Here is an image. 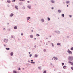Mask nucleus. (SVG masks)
I'll return each instance as SVG.
<instances>
[{"label":"nucleus","mask_w":73,"mask_h":73,"mask_svg":"<svg viewBox=\"0 0 73 73\" xmlns=\"http://www.w3.org/2000/svg\"><path fill=\"white\" fill-rule=\"evenodd\" d=\"M68 60L70 61H72L73 60V56H69L68 58Z\"/></svg>","instance_id":"f257e3e1"},{"label":"nucleus","mask_w":73,"mask_h":73,"mask_svg":"<svg viewBox=\"0 0 73 73\" xmlns=\"http://www.w3.org/2000/svg\"><path fill=\"white\" fill-rule=\"evenodd\" d=\"M54 32H55V33H57V34H60V31L58 30L55 31H54Z\"/></svg>","instance_id":"f03ea898"},{"label":"nucleus","mask_w":73,"mask_h":73,"mask_svg":"<svg viewBox=\"0 0 73 73\" xmlns=\"http://www.w3.org/2000/svg\"><path fill=\"white\" fill-rule=\"evenodd\" d=\"M67 53H69L70 54H72V52L69 50V49H68L67 51Z\"/></svg>","instance_id":"7ed1b4c3"},{"label":"nucleus","mask_w":73,"mask_h":73,"mask_svg":"<svg viewBox=\"0 0 73 73\" xmlns=\"http://www.w3.org/2000/svg\"><path fill=\"white\" fill-rule=\"evenodd\" d=\"M4 41L5 42H6V43L8 42V39H4Z\"/></svg>","instance_id":"20e7f679"},{"label":"nucleus","mask_w":73,"mask_h":73,"mask_svg":"<svg viewBox=\"0 0 73 73\" xmlns=\"http://www.w3.org/2000/svg\"><path fill=\"white\" fill-rule=\"evenodd\" d=\"M68 62L69 63V64H71L72 65H73V62H71L70 61H68Z\"/></svg>","instance_id":"39448f33"},{"label":"nucleus","mask_w":73,"mask_h":73,"mask_svg":"<svg viewBox=\"0 0 73 73\" xmlns=\"http://www.w3.org/2000/svg\"><path fill=\"white\" fill-rule=\"evenodd\" d=\"M51 3H53V4H54V3H55V1H54L53 0H51Z\"/></svg>","instance_id":"423d86ee"},{"label":"nucleus","mask_w":73,"mask_h":73,"mask_svg":"<svg viewBox=\"0 0 73 73\" xmlns=\"http://www.w3.org/2000/svg\"><path fill=\"white\" fill-rule=\"evenodd\" d=\"M18 6H15V8H16V9H17V10H18V9H19V8H18Z\"/></svg>","instance_id":"0eeeda50"},{"label":"nucleus","mask_w":73,"mask_h":73,"mask_svg":"<svg viewBox=\"0 0 73 73\" xmlns=\"http://www.w3.org/2000/svg\"><path fill=\"white\" fill-rule=\"evenodd\" d=\"M13 15H14V14L13 13H11L10 15V17H12V16H13Z\"/></svg>","instance_id":"6e6552de"},{"label":"nucleus","mask_w":73,"mask_h":73,"mask_svg":"<svg viewBox=\"0 0 73 73\" xmlns=\"http://www.w3.org/2000/svg\"><path fill=\"white\" fill-rule=\"evenodd\" d=\"M27 8H28L29 9H31V6L30 5H28L27 6Z\"/></svg>","instance_id":"1a4fd4ad"},{"label":"nucleus","mask_w":73,"mask_h":73,"mask_svg":"<svg viewBox=\"0 0 73 73\" xmlns=\"http://www.w3.org/2000/svg\"><path fill=\"white\" fill-rule=\"evenodd\" d=\"M66 66H64L63 67V69H66Z\"/></svg>","instance_id":"9d476101"},{"label":"nucleus","mask_w":73,"mask_h":73,"mask_svg":"<svg viewBox=\"0 0 73 73\" xmlns=\"http://www.w3.org/2000/svg\"><path fill=\"white\" fill-rule=\"evenodd\" d=\"M30 19H31V17H27V20H29Z\"/></svg>","instance_id":"9b49d317"},{"label":"nucleus","mask_w":73,"mask_h":73,"mask_svg":"<svg viewBox=\"0 0 73 73\" xmlns=\"http://www.w3.org/2000/svg\"><path fill=\"white\" fill-rule=\"evenodd\" d=\"M17 26H15L14 27V29H17Z\"/></svg>","instance_id":"f8f14e48"},{"label":"nucleus","mask_w":73,"mask_h":73,"mask_svg":"<svg viewBox=\"0 0 73 73\" xmlns=\"http://www.w3.org/2000/svg\"><path fill=\"white\" fill-rule=\"evenodd\" d=\"M38 56V55H37V54H35L34 56H35V57H37Z\"/></svg>","instance_id":"ddd939ff"},{"label":"nucleus","mask_w":73,"mask_h":73,"mask_svg":"<svg viewBox=\"0 0 73 73\" xmlns=\"http://www.w3.org/2000/svg\"><path fill=\"white\" fill-rule=\"evenodd\" d=\"M10 55L11 56H12L13 55V52H11L10 53Z\"/></svg>","instance_id":"4468645a"},{"label":"nucleus","mask_w":73,"mask_h":73,"mask_svg":"<svg viewBox=\"0 0 73 73\" xmlns=\"http://www.w3.org/2000/svg\"><path fill=\"white\" fill-rule=\"evenodd\" d=\"M58 11L59 13H61V10H58Z\"/></svg>","instance_id":"2eb2a0df"},{"label":"nucleus","mask_w":73,"mask_h":73,"mask_svg":"<svg viewBox=\"0 0 73 73\" xmlns=\"http://www.w3.org/2000/svg\"><path fill=\"white\" fill-rule=\"evenodd\" d=\"M7 2H8V3H11V1L10 0H7Z\"/></svg>","instance_id":"dca6fc26"},{"label":"nucleus","mask_w":73,"mask_h":73,"mask_svg":"<svg viewBox=\"0 0 73 73\" xmlns=\"http://www.w3.org/2000/svg\"><path fill=\"white\" fill-rule=\"evenodd\" d=\"M11 37L12 38H14V37L13 36V35H11Z\"/></svg>","instance_id":"f3484780"},{"label":"nucleus","mask_w":73,"mask_h":73,"mask_svg":"<svg viewBox=\"0 0 73 73\" xmlns=\"http://www.w3.org/2000/svg\"><path fill=\"white\" fill-rule=\"evenodd\" d=\"M57 45H60L61 46V43H58L57 44Z\"/></svg>","instance_id":"a211bd4d"},{"label":"nucleus","mask_w":73,"mask_h":73,"mask_svg":"<svg viewBox=\"0 0 73 73\" xmlns=\"http://www.w3.org/2000/svg\"><path fill=\"white\" fill-rule=\"evenodd\" d=\"M33 35H31L30 36V38H33Z\"/></svg>","instance_id":"6ab92c4d"},{"label":"nucleus","mask_w":73,"mask_h":73,"mask_svg":"<svg viewBox=\"0 0 73 73\" xmlns=\"http://www.w3.org/2000/svg\"><path fill=\"white\" fill-rule=\"evenodd\" d=\"M41 21L42 22H44V19H42Z\"/></svg>","instance_id":"aec40b11"},{"label":"nucleus","mask_w":73,"mask_h":73,"mask_svg":"<svg viewBox=\"0 0 73 73\" xmlns=\"http://www.w3.org/2000/svg\"><path fill=\"white\" fill-rule=\"evenodd\" d=\"M6 49L7 50H10V48H6Z\"/></svg>","instance_id":"412c9836"},{"label":"nucleus","mask_w":73,"mask_h":73,"mask_svg":"<svg viewBox=\"0 0 73 73\" xmlns=\"http://www.w3.org/2000/svg\"><path fill=\"white\" fill-rule=\"evenodd\" d=\"M47 20L48 21H49V20H50V18H49V17H48Z\"/></svg>","instance_id":"4be33fe9"},{"label":"nucleus","mask_w":73,"mask_h":73,"mask_svg":"<svg viewBox=\"0 0 73 73\" xmlns=\"http://www.w3.org/2000/svg\"><path fill=\"white\" fill-rule=\"evenodd\" d=\"M62 16V17H64V16H65V15H64V14H62V15H61Z\"/></svg>","instance_id":"5701e85b"},{"label":"nucleus","mask_w":73,"mask_h":73,"mask_svg":"<svg viewBox=\"0 0 73 73\" xmlns=\"http://www.w3.org/2000/svg\"><path fill=\"white\" fill-rule=\"evenodd\" d=\"M69 1L66 2V4H69Z\"/></svg>","instance_id":"b1692460"},{"label":"nucleus","mask_w":73,"mask_h":73,"mask_svg":"<svg viewBox=\"0 0 73 73\" xmlns=\"http://www.w3.org/2000/svg\"><path fill=\"white\" fill-rule=\"evenodd\" d=\"M36 36L37 37H39L40 36V35L39 34H36Z\"/></svg>","instance_id":"393cba45"},{"label":"nucleus","mask_w":73,"mask_h":73,"mask_svg":"<svg viewBox=\"0 0 73 73\" xmlns=\"http://www.w3.org/2000/svg\"><path fill=\"white\" fill-rule=\"evenodd\" d=\"M46 71V70H44L43 71V73H47Z\"/></svg>","instance_id":"a878e982"},{"label":"nucleus","mask_w":73,"mask_h":73,"mask_svg":"<svg viewBox=\"0 0 73 73\" xmlns=\"http://www.w3.org/2000/svg\"><path fill=\"white\" fill-rule=\"evenodd\" d=\"M31 64H35V62H31Z\"/></svg>","instance_id":"bb28decb"},{"label":"nucleus","mask_w":73,"mask_h":73,"mask_svg":"<svg viewBox=\"0 0 73 73\" xmlns=\"http://www.w3.org/2000/svg\"><path fill=\"white\" fill-rule=\"evenodd\" d=\"M13 73H17V72L16 71H13Z\"/></svg>","instance_id":"cd10ccee"},{"label":"nucleus","mask_w":73,"mask_h":73,"mask_svg":"<svg viewBox=\"0 0 73 73\" xmlns=\"http://www.w3.org/2000/svg\"><path fill=\"white\" fill-rule=\"evenodd\" d=\"M22 8H23V9H25V7L23 6V7H22Z\"/></svg>","instance_id":"c85d7f7f"},{"label":"nucleus","mask_w":73,"mask_h":73,"mask_svg":"<svg viewBox=\"0 0 73 73\" xmlns=\"http://www.w3.org/2000/svg\"><path fill=\"white\" fill-rule=\"evenodd\" d=\"M62 66H63L64 65V63H62Z\"/></svg>","instance_id":"c756f323"},{"label":"nucleus","mask_w":73,"mask_h":73,"mask_svg":"<svg viewBox=\"0 0 73 73\" xmlns=\"http://www.w3.org/2000/svg\"><path fill=\"white\" fill-rule=\"evenodd\" d=\"M12 2H15L16 0H13L12 1Z\"/></svg>","instance_id":"7c9ffc66"},{"label":"nucleus","mask_w":73,"mask_h":73,"mask_svg":"<svg viewBox=\"0 0 73 73\" xmlns=\"http://www.w3.org/2000/svg\"><path fill=\"white\" fill-rule=\"evenodd\" d=\"M71 50H73V47H72L71 48Z\"/></svg>","instance_id":"2f4dec72"},{"label":"nucleus","mask_w":73,"mask_h":73,"mask_svg":"<svg viewBox=\"0 0 73 73\" xmlns=\"http://www.w3.org/2000/svg\"><path fill=\"white\" fill-rule=\"evenodd\" d=\"M19 4H20V5H21L22 4H23V3H22V2H20V3H19Z\"/></svg>","instance_id":"473e14b6"},{"label":"nucleus","mask_w":73,"mask_h":73,"mask_svg":"<svg viewBox=\"0 0 73 73\" xmlns=\"http://www.w3.org/2000/svg\"><path fill=\"white\" fill-rule=\"evenodd\" d=\"M73 67H71V69H72V70H73Z\"/></svg>","instance_id":"72a5a7b5"},{"label":"nucleus","mask_w":73,"mask_h":73,"mask_svg":"<svg viewBox=\"0 0 73 73\" xmlns=\"http://www.w3.org/2000/svg\"><path fill=\"white\" fill-rule=\"evenodd\" d=\"M7 7H10L9 5L8 4V5H7Z\"/></svg>","instance_id":"f704fd0d"},{"label":"nucleus","mask_w":73,"mask_h":73,"mask_svg":"<svg viewBox=\"0 0 73 73\" xmlns=\"http://www.w3.org/2000/svg\"><path fill=\"white\" fill-rule=\"evenodd\" d=\"M32 56V54H31L29 56V57H31Z\"/></svg>","instance_id":"c9c22d12"},{"label":"nucleus","mask_w":73,"mask_h":73,"mask_svg":"<svg viewBox=\"0 0 73 73\" xmlns=\"http://www.w3.org/2000/svg\"><path fill=\"white\" fill-rule=\"evenodd\" d=\"M40 42H41V43H42V41H41V40H40Z\"/></svg>","instance_id":"e433bc0d"},{"label":"nucleus","mask_w":73,"mask_h":73,"mask_svg":"<svg viewBox=\"0 0 73 73\" xmlns=\"http://www.w3.org/2000/svg\"><path fill=\"white\" fill-rule=\"evenodd\" d=\"M19 1H21H21H25V0H19Z\"/></svg>","instance_id":"4c0bfd02"},{"label":"nucleus","mask_w":73,"mask_h":73,"mask_svg":"<svg viewBox=\"0 0 73 73\" xmlns=\"http://www.w3.org/2000/svg\"><path fill=\"white\" fill-rule=\"evenodd\" d=\"M34 46L35 48H36V47H37V46L36 45Z\"/></svg>","instance_id":"58836bf2"},{"label":"nucleus","mask_w":73,"mask_h":73,"mask_svg":"<svg viewBox=\"0 0 73 73\" xmlns=\"http://www.w3.org/2000/svg\"><path fill=\"white\" fill-rule=\"evenodd\" d=\"M43 51H44V52H46V49H44V50Z\"/></svg>","instance_id":"ea45409f"},{"label":"nucleus","mask_w":73,"mask_h":73,"mask_svg":"<svg viewBox=\"0 0 73 73\" xmlns=\"http://www.w3.org/2000/svg\"><path fill=\"white\" fill-rule=\"evenodd\" d=\"M20 69H21V68H18V70H20Z\"/></svg>","instance_id":"a19ab883"},{"label":"nucleus","mask_w":73,"mask_h":73,"mask_svg":"<svg viewBox=\"0 0 73 73\" xmlns=\"http://www.w3.org/2000/svg\"><path fill=\"white\" fill-rule=\"evenodd\" d=\"M38 68L39 69H40V70L41 69V67H38Z\"/></svg>","instance_id":"79ce46f5"},{"label":"nucleus","mask_w":73,"mask_h":73,"mask_svg":"<svg viewBox=\"0 0 73 73\" xmlns=\"http://www.w3.org/2000/svg\"><path fill=\"white\" fill-rule=\"evenodd\" d=\"M67 5V7H69V5Z\"/></svg>","instance_id":"37998d69"},{"label":"nucleus","mask_w":73,"mask_h":73,"mask_svg":"<svg viewBox=\"0 0 73 73\" xmlns=\"http://www.w3.org/2000/svg\"><path fill=\"white\" fill-rule=\"evenodd\" d=\"M53 10L54 9V8L53 7H52L51 8Z\"/></svg>","instance_id":"c03bdc74"},{"label":"nucleus","mask_w":73,"mask_h":73,"mask_svg":"<svg viewBox=\"0 0 73 73\" xmlns=\"http://www.w3.org/2000/svg\"><path fill=\"white\" fill-rule=\"evenodd\" d=\"M69 16L70 17H72V15H70Z\"/></svg>","instance_id":"a18cd8bd"},{"label":"nucleus","mask_w":73,"mask_h":73,"mask_svg":"<svg viewBox=\"0 0 73 73\" xmlns=\"http://www.w3.org/2000/svg\"><path fill=\"white\" fill-rule=\"evenodd\" d=\"M56 60H58V58H55Z\"/></svg>","instance_id":"49530a36"},{"label":"nucleus","mask_w":73,"mask_h":73,"mask_svg":"<svg viewBox=\"0 0 73 73\" xmlns=\"http://www.w3.org/2000/svg\"><path fill=\"white\" fill-rule=\"evenodd\" d=\"M57 70L56 69H55L54 70V71H56V70Z\"/></svg>","instance_id":"de8ad7c7"},{"label":"nucleus","mask_w":73,"mask_h":73,"mask_svg":"<svg viewBox=\"0 0 73 73\" xmlns=\"http://www.w3.org/2000/svg\"><path fill=\"white\" fill-rule=\"evenodd\" d=\"M67 37L68 38L69 37V36H67Z\"/></svg>","instance_id":"09e8293b"},{"label":"nucleus","mask_w":73,"mask_h":73,"mask_svg":"<svg viewBox=\"0 0 73 73\" xmlns=\"http://www.w3.org/2000/svg\"><path fill=\"white\" fill-rule=\"evenodd\" d=\"M4 46H6V45L5 44H4Z\"/></svg>","instance_id":"8fccbe9b"},{"label":"nucleus","mask_w":73,"mask_h":73,"mask_svg":"<svg viewBox=\"0 0 73 73\" xmlns=\"http://www.w3.org/2000/svg\"><path fill=\"white\" fill-rule=\"evenodd\" d=\"M21 36H23V34L21 33Z\"/></svg>","instance_id":"3c124183"},{"label":"nucleus","mask_w":73,"mask_h":73,"mask_svg":"<svg viewBox=\"0 0 73 73\" xmlns=\"http://www.w3.org/2000/svg\"><path fill=\"white\" fill-rule=\"evenodd\" d=\"M51 45H54V44H53V43H51Z\"/></svg>","instance_id":"603ef678"},{"label":"nucleus","mask_w":73,"mask_h":73,"mask_svg":"<svg viewBox=\"0 0 73 73\" xmlns=\"http://www.w3.org/2000/svg\"><path fill=\"white\" fill-rule=\"evenodd\" d=\"M27 3H29V1H27Z\"/></svg>","instance_id":"864d4df0"},{"label":"nucleus","mask_w":73,"mask_h":73,"mask_svg":"<svg viewBox=\"0 0 73 73\" xmlns=\"http://www.w3.org/2000/svg\"><path fill=\"white\" fill-rule=\"evenodd\" d=\"M28 62H30V61L29 60H28Z\"/></svg>","instance_id":"5fc2aeb1"},{"label":"nucleus","mask_w":73,"mask_h":73,"mask_svg":"<svg viewBox=\"0 0 73 73\" xmlns=\"http://www.w3.org/2000/svg\"><path fill=\"white\" fill-rule=\"evenodd\" d=\"M53 58H55V59L56 58L55 57H54Z\"/></svg>","instance_id":"6e6d98bb"},{"label":"nucleus","mask_w":73,"mask_h":73,"mask_svg":"<svg viewBox=\"0 0 73 73\" xmlns=\"http://www.w3.org/2000/svg\"><path fill=\"white\" fill-rule=\"evenodd\" d=\"M3 30H5V28H4V29H3Z\"/></svg>","instance_id":"4d7b16f0"},{"label":"nucleus","mask_w":73,"mask_h":73,"mask_svg":"<svg viewBox=\"0 0 73 73\" xmlns=\"http://www.w3.org/2000/svg\"><path fill=\"white\" fill-rule=\"evenodd\" d=\"M31 61H33V60H31Z\"/></svg>","instance_id":"13d9d810"},{"label":"nucleus","mask_w":73,"mask_h":73,"mask_svg":"<svg viewBox=\"0 0 73 73\" xmlns=\"http://www.w3.org/2000/svg\"><path fill=\"white\" fill-rule=\"evenodd\" d=\"M29 54H31V52H29Z\"/></svg>","instance_id":"bf43d9fd"},{"label":"nucleus","mask_w":73,"mask_h":73,"mask_svg":"<svg viewBox=\"0 0 73 73\" xmlns=\"http://www.w3.org/2000/svg\"><path fill=\"white\" fill-rule=\"evenodd\" d=\"M7 24L8 25V24H9V23H7Z\"/></svg>","instance_id":"052dcab7"},{"label":"nucleus","mask_w":73,"mask_h":73,"mask_svg":"<svg viewBox=\"0 0 73 73\" xmlns=\"http://www.w3.org/2000/svg\"><path fill=\"white\" fill-rule=\"evenodd\" d=\"M41 46V44H40L39 45V46Z\"/></svg>","instance_id":"680f3d73"},{"label":"nucleus","mask_w":73,"mask_h":73,"mask_svg":"<svg viewBox=\"0 0 73 73\" xmlns=\"http://www.w3.org/2000/svg\"><path fill=\"white\" fill-rule=\"evenodd\" d=\"M46 39H47V40H48V38H46Z\"/></svg>","instance_id":"e2e57ef3"},{"label":"nucleus","mask_w":73,"mask_h":73,"mask_svg":"<svg viewBox=\"0 0 73 73\" xmlns=\"http://www.w3.org/2000/svg\"><path fill=\"white\" fill-rule=\"evenodd\" d=\"M51 36H50V37H50V38H51Z\"/></svg>","instance_id":"0e129e2a"},{"label":"nucleus","mask_w":73,"mask_h":73,"mask_svg":"<svg viewBox=\"0 0 73 73\" xmlns=\"http://www.w3.org/2000/svg\"><path fill=\"white\" fill-rule=\"evenodd\" d=\"M46 45H48V44H47V43H46Z\"/></svg>","instance_id":"69168bd1"},{"label":"nucleus","mask_w":73,"mask_h":73,"mask_svg":"<svg viewBox=\"0 0 73 73\" xmlns=\"http://www.w3.org/2000/svg\"><path fill=\"white\" fill-rule=\"evenodd\" d=\"M48 42H49H49H50V41H48Z\"/></svg>","instance_id":"338daca9"},{"label":"nucleus","mask_w":73,"mask_h":73,"mask_svg":"<svg viewBox=\"0 0 73 73\" xmlns=\"http://www.w3.org/2000/svg\"><path fill=\"white\" fill-rule=\"evenodd\" d=\"M33 30H31V32H33Z\"/></svg>","instance_id":"774afa93"}]
</instances>
